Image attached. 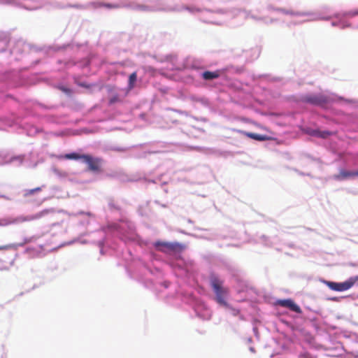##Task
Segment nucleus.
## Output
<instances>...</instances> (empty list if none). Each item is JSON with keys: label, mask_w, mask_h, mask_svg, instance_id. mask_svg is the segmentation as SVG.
<instances>
[{"label": "nucleus", "mask_w": 358, "mask_h": 358, "mask_svg": "<svg viewBox=\"0 0 358 358\" xmlns=\"http://www.w3.org/2000/svg\"><path fill=\"white\" fill-rule=\"evenodd\" d=\"M210 284L215 294L216 301L224 306H227L228 304L225 298L229 294V290L228 287H224V281L219 278L215 274L210 275Z\"/></svg>", "instance_id": "nucleus-1"}, {"label": "nucleus", "mask_w": 358, "mask_h": 358, "mask_svg": "<svg viewBox=\"0 0 358 358\" xmlns=\"http://www.w3.org/2000/svg\"><path fill=\"white\" fill-rule=\"evenodd\" d=\"M358 282V275L350 277L346 281L343 282H336L328 281L327 285L334 291L343 292L352 287Z\"/></svg>", "instance_id": "nucleus-2"}, {"label": "nucleus", "mask_w": 358, "mask_h": 358, "mask_svg": "<svg viewBox=\"0 0 358 358\" xmlns=\"http://www.w3.org/2000/svg\"><path fill=\"white\" fill-rule=\"evenodd\" d=\"M155 246L159 251L164 253L180 252L184 249V246L178 243L157 241Z\"/></svg>", "instance_id": "nucleus-3"}, {"label": "nucleus", "mask_w": 358, "mask_h": 358, "mask_svg": "<svg viewBox=\"0 0 358 358\" xmlns=\"http://www.w3.org/2000/svg\"><path fill=\"white\" fill-rule=\"evenodd\" d=\"M83 160L88 164V169L94 172H101V159L99 158H94L91 155H85Z\"/></svg>", "instance_id": "nucleus-4"}, {"label": "nucleus", "mask_w": 358, "mask_h": 358, "mask_svg": "<svg viewBox=\"0 0 358 358\" xmlns=\"http://www.w3.org/2000/svg\"><path fill=\"white\" fill-rule=\"evenodd\" d=\"M302 101L313 105L322 106L327 102L325 96L320 94H309L302 97Z\"/></svg>", "instance_id": "nucleus-5"}, {"label": "nucleus", "mask_w": 358, "mask_h": 358, "mask_svg": "<svg viewBox=\"0 0 358 358\" xmlns=\"http://www.w3.org/2000/svg\"><path fill=\"white\" fill-rule=\"evenodd\" d=\"M277 303L282 307L288 308L289 309L295 313H301V308L297 304H296L292 299L279 300L278 301Z\"/></svg>", "instance_id": "nucleus-6"}, {"label": "nucleus", "mask_w": 358, "mask_h": 358, "mask_svg": "<svg viewBox=\"0 0 358 358\" xmlns=\"http://www.w3.org/2000/svg\"><path fill=\"white\" fill-rule=\"evenodd\" d=\"M358 176V170L356 171H348L345 170H341L339 173L335 176L337 180H343L350 177Z\"/></svg>", "instance_id": "nucleus-7"}, {"label": "nucleus", "mask_w": 358, "mask_h": 358, "mask_svg": "<svg viewBox=\"0 0 358 358\" xmlns=\"http://www.w3.org/2000/svg\"><path fill=\"white\" fill-rule=\"evenodd\" d=\"M220 76L219 71H204L202 73V78L206 80H210L217 78Z\"/></svg>", "instance_id": "nucleus-8"}, {"label": "nucleus", "mask_w": 358, "mask_h": 358, "mask_svg": "<svg viewBox=\"0 0 358 358\" xmlns=\"http://www.w3.org/2000/svg\"><path fill=\"white\" fill-rule=\"evenodd\" d=\"M245 134L252 139H255L259 141H263L267 139V137L264 135H261L255 133L245 132Z\"/></svg>", "instance_id": "nucleus-9"}, {"label": "nucleus", "mask_w": 358, "mask_h": 358, "mask_svg": "<svg viewBox=\"0 0 358 358\" xmlns=\"http://www.w3.org/2000/svg\"><path fill=\"white\" fill-rule=\"evenodd\" d=\"M137 80V73L136 72H133L129 77L128 87L129 89H133L135 85V83Z\"/></svg>", "instance_id": "nucleus-10"}, {"label": "nucleus", "mask_w": 358, "mask_h": 358, "mask_svg": "<svg viewBox=\"0 0 358 358\" xmlns=\"http://www.w3.org/2000/svg\"><path fill=\"white\" fill-rule=\"evenodd\" d=\"M85 155H80V154H78V153H76V152H72V153L66 154L64 156V157H65V159H75V160H77V159H83V157Z\"/></svg>", "instance_id": "nucleus-11"}, {"label": "nucleus", "mask_w": 358, "mask_h": 358, "mask_svg": "<svg viewBox=\"0 0 358 358\" xmlns=\"http://www.w3.org/2000/svg\"><path fill=\"white\" fill-rule=\"evenodd\" d=\"M41 191V187H39L34 188V189H27L24 191V196L28 197V196L34 194V193L39 192Z\"/></svg>", "instance_id": "nucleus-12"}, {"label": "nucleus", "mask_w": 358, "mask_h": 358, "mask_svg": "<svg viewBox=\"0 0 358 358\" xmlns=\"http://www.w3.org/2000/svg\"><path fill=\"white\" fill-rule=\"evenodd\" d=\"M48 213V210L42 211L35 215L28 217H24V218H23L22 220L23 221H29V220H32L34 219H38V218H40L41 217H42L45 213Z\"/></svg>", "instance_id": "nucleus-13"}, {"label": "nucleus", "mask_w": 358, "mask_h": 358, "mask_svg": "<svg viewBox=\"0 0 358 358\" xmlns=\"http://www.w3.org/2000/svg\"><path fill=\"white\" fill-rule=\"evenodd\" d=\"M13 222L8 218L0 219V227H5L12 224Z\"/></svg>", "instance_id": "nucleus-14"}, {"label": "nucleus", "mask_w": 358, "mask_h": 358, "mask_svg": "<svg viewBox=\"0 0 358 358\" xmlns=\"http://www.w3.org/2000/svg\"><path fill=\"white\" fill-rule=\"evenodd\" d=\"M299 358H316V356L311 355L308 352H304L299 355Z\"/></svg>", "instance_id": "nucleus-15"}, {"label": "nucleus", "mask_w": 358, "mask_h": 358, "mask_svg": "<svg viewBox=\"0 0 358 358\" xmlns=\"http://www.w3.org/2000/svg\"><path fill=\"white\" fill-rule=\"evenodd\" d=\"M276 10L278 11V12L285 13V14H287V15H294L295 14L292 10H286V9L282 8H277Z\"/></svg>", "instance_id": "nucleus-16"}, {"label": "nucleus", "mask_w": 358, "mask_h": 358, "mask_svg": "<svg viewBox=\"0 0 358 358\" xmlns=\"http://www.w3.org/2000/svg\"><path fill=\"white\" fill-rule=\"evenodd\" d=\"M329 135H330V132L327 131L319 132V136L324 138H327Z\"/></svg>", "instance_id": "nucleus-17"}, {"label": "nucleus", "mask_w": 358, "mask_h": 358, "mask_svg": "<svg viewBox=\"0 0 358 358\" xmlns=\"http://www.w3.org/2000/svg\"><path fill=\"white\" fill-rule=\"evenodd\" d=\"M117 101H119V97H118V96H117V95H116V96H113V97H111V98L110 99V100H109V103H110V104H113V103H116V102H117Z\"/></svg>", "instance_id": "nucleus-18"}, {"label": "nucleus", "mask_w": 358, "mask_h": 358, "mask_svg": "<svg viewBox=\"0 0 358 358\" xmlns=\"http://www.w3.org/2000/svg\"><path fill=\"white\" fill-rule=\"evenodd\" d=\"M103 6L108 8H117L119 7L117 5L110 3L103 4Z\"/></svg>", "instance_id": "nucleus-19"}, {"label": "nucleus", "mask_w": 358, "mask_h": 358, "mask_svg": "<svg viewBox=\"0 0 358 358\" xmlns=\"http://www.w3.org/2000/svg\"><path fill=\"white\" fill-rule=\"evenodd\" d=\"M348 15H349L350 16H352H352H355V15H358V9L355 10H352V11H350V12L348 13Z\"/></svg>", "instance_id": "nucleus-20"}, {"label": "nucleus", "mask_w": 358, "mask_h": 358, "mask_svg": "<svg viewBox=\"0 0 358 358\" xmlns=\"http://www.w3.org/2000/svg\"><path fill=\"white\" fill-rule=\"evenodd\" d=\"M10 247L8 245H3V246H0V250H7Z\"/></svg>", "instance_id": "nucleus-21"}, {"label": "nucleus", "mask_w": 358, "mask_h": 358, "mask_svg": "<svg viewBox=\"0 0 358 358\" xmlns=\"http://www.w3.org/2000/svg\"><path fill=\"white\" fill-rule=\"evenodd\" d=\"M196 11L199 12V11H200V9L197 8V9H196Z\"/></svg>", "instance_id": "nucleus-22"}]
</instances>
